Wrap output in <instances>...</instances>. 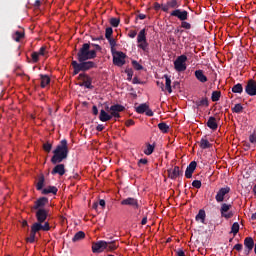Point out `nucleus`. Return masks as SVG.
Wrapping results in <instances>:
<instances>
[{
	"mask_svg": "<svg viewBox=\"0 0 256 256\" xmlns=\"http://www.w3.org/2000/svg\"><path fill=\"white\" fill-rule=\"evenodd\" d=\"M54 155L51 158V163L53 165H57V163H61L64 161V159H67L69 155V146L67 144V141L61 140L60 144L55 148L53 151Z\"/></svg>",
	"mask_w": 256,
	"mask_h": 256,
	"instance_id": "1",
	"label": "nucleus"
},
{
	"mask_svg": "<svg viewBox=\"0 0 256 256\" xmlns=\"http://www.w3.org/2000/svg\"><path fill=\"white\" fill-rule=\"evenodd\" d=\"M77 57L79 63L89 61V59H95V57H97V50H91V45L89 43H85L80 48Z\"/></svg>",
	"mask_w": 256,
	"mask_h": 256,
	"instance_id": "2",
	"label": "nucleus"
},
{
	"mask_svg": "<svg viewBox=\"0 0 256 256\" xmlns=\"http://www.w3.org/2000/svg\"><path fill=\"white\" fill-rule=\"evenodd\" d=\"M72 67L74 69V75H78L80 71H89L95 67V62L93 61H82L78 63L77 61H72Z\"/></svg>",
	"mask_w": 256,
	"mask_h": 256,
	"instance_id": "3",
	"label": "nucleus"
},
{
	"mask_svg": "<svg viewBox=\"0 0 256 256\" xmlns=\"http://www.w3.org/2000/svg\"><path fill=\"white\" fill-rule=\"evenodd\" d=\"M174 69L178 71V73H181L183 71L187 70V56L180 55L177 57V59L174 61Z\"/></svg>",
	"mask_w": 256,
	"mask_h": 256,
	"instance_id": "4",
	"label": "nucleus"
},
{
	"mask_svg": "<svg viewBox=\"0 0 256 256\" xmlns=\"http://www.w3.org/2000/svg\"><path fill=\"white\" fill-rule=\"evenodd\" d=\"M112 57H113V63L117 67H123V65H125V59L127 57V55H125V53H123L121 51H115L112 53Z\"/></svg>",
	"mask_w": 256,
	"mask_h": 256,
	"instance_id": "5",
	"label": "nucleus"
},
{
	"mask_svg": "<svg viewBox=\"0 0 256 256\" xmlns=\"http://www.w3.org/2000/svg\"><path fill=\"white\" fill-rule=\"evenodd\" d=\"M231 204L223 203L220 207L221 217L224 219H231L233 217V211H231Z\"/></svg>",
	"mask_w": 256,
	"mask_h": 256,
	"instance_id": "6",
	"label": "nucleus"
},
{
	"mask_svg": "<svg viewBox=\"0 0 256 256\" xmlns=\"http://www.w3.org/2000/svg\"><path fill=\"white\" fill-rule=\"evenodd\" d=\"M42 223L43 222H35L31 227V232L37 235L39 231H49V229H51L49 222H45L44 225H42Z\"/></svg>",
	"mask_w": 256,
	"mask_h": 256,
	"instance_id": "7",
	"label": "nucleus"
},
{
	"mask_svg": "<svg viewBox=\"0 0 256 256\" xmlns=\"http://www.w3.org/2000/svg\"><path fill=\"white\" fill-rule=\"evenodd\" d=\"M47 47L46 46H42L38 52H33L31 54V58L33 63H37L39 62V59H41V57H47Z\"/></svg>",
	"mask_w": 256,
	"mask_h": 256,
	"instance_id": "8",
	"label": "nucleus"
},
{
	"mask_svg": "<svg viewBox=\"0 0 256 256\" xmlns=\"http://www.w3.org/2000/svg\"><path fill=\"white\" fill-rule=\"evenodd\" d=\"M109 111L112 118L115 117V119H119V117H121L119 113H121V111H125V107L122 105L116 104V105H112Z\"/></svg>",
	"mask_w": 256,
	"mask_h": 256,
	"instance_id": "9",
	"label": "nucleus"
},
{
	"mask_svg": "<svg viewBox=\"0 0 256 256\" xmlns=\"http://www.w3.org/2000/svg\"><path fill=\"white\" fill-rule=\"evenodd\" d=\"M107 250V241H98L92 245L93 253H103V251Z\"/></svg>",
	"mask_w": 256,
	"mask_h": 256,
	"instance_id": "10",
	"label": "nucleus"
},
{
	"mask_svg": "<svg viewBox=\"0 0 256 256\" xmlns=\"http://www.w3.org/2000/svg\"><path fill=\"white\" fill-rule=\"evenodd\" d=\"M245 91L247 93V95H250V97H255L256 95V81L251 79L248 81L246 87H245Z\"/></svg>",
	"mask_w": 256,
	"mask_h": 256,
	"instance_id": "11",
	"label": "nucleus"
},
{
	"mask_svg": "<svg viewBox=\"0 0 256 256\" xmlns=\"http://www.w3.org/2000/svg\"><path fill=\"white\" fill-rule=\"evenodd\" d=\"M121 205L132 207V209H139V201L132 197H128V198L122 200Z\"/></svg>",
	"mask_w": 256,
	"mask_h": 256,
	"instance_id": "12",
	"label": "nucleus"
},
{
	"mask_svg": "<svg viewBox=\"0 0 256 256\" xmlns=\"http://www.w3.org/2000/svg\"><path fill=\"white\" fill-rule=\"evenodd\" d=\"M136 113H146L148 117H153V110L149 109V105H147V103L140 104L138 107H136Z\"/></svg>",
	"mask_w": 256,
	"mask_h": 256,
	"instance_id": "13",
	"label": "nucleus"
},
{
	"mask_svg": "<svg viewBox=\"0 0 256 256\" xmlns=\"http://www.w3.org/2000/svg\"><path fill=\"white\" fill-rule=\"evenodd\" d=\"M244 254L249 255L251 251H253V247H255V241L251 237H246L244 240Z\"/></svg>",
	"mask_w": 256,
	"mask_h": 256,
	"instance_id": "14",
	"label": "nucleus"
},
{
	"mask_svg": "<svg viewBox=\"0 0 256 256\" xmlns=\"http://www.w3.org/2000/svg\"><path fill=\"white\" fill-rule=\"evenodd\" d=\"M172 17H177L180 21H187V17H189V13L185 10L181 11V9H176L171 12Z\"/></svg>",
	"mask_w": 256,
	"mask_h": 256,
	"instance_id": "15",
	"label": "nucleus"
},
{
	"mask_svg": "<svg viewBox=\"0 0 256 256\" xmlns=\"http://www.w3.org/2000/svg\"><path fill=\"white\" fill-rule=\"evenodd\" d=\"M229 191H231V188H229V187L221 188L217 192L216 197H215L217 203H223V201H225V195H227V193H229Z\"/></svg>",
	"mask_w": 256,
	"mask_h": 256,
	"instance_id": "16",
	"label": "nucleus"
},
{
	"mask_svg": "<svg viewBox=\"0 0 256 256\" xmlns=\"http://www.w3.org/2000/svg\"><path fill=\"white\" fill-rule=\"evenodd\" d=\"M195 169H197V162L192 161L186 168L185 171V177L187 179H191L193 177V173L195 172Z\"/></svg>",
	"mask_w": 256,
	"mask_h": 256,
	"instance_id": "17",
	"label": "nucleus"
},
{
	"mask_svg": "<svg viewBox=\"0 0 256 256\" xmlns=\"http://www.w3.org/2000/svg\"><path fill=\"white\" fill-rule=\"evenodd\" d=\"M46 203H49V199H47L46 197H41L35 201V204L32 207V209H35L36 211H39V209H45L43 207Z\"/></svg>",
	"mask_w": 256,
	"mask_h": 256,
	"instance_id": "18",
	"label": "nucleus"
},
{
	"mask_svg": "<svg viewBox=\"0 0 256 256\" xmlns=\"http://www.w3.org/2000/svg\"><path fill=\"white\" fill-rule=\"evenodd\" d=\"M47 215L48 212L45 209H39L36 211V219L39 223H45Z\"/></svg>",
	"mask_w": 256,
	"mask_h": 256,
	"instance_id": "19",
	"label": "nucleus"
},
{
	"mask_svg": "<svg viewBox=\"0 0 256 256\" xmlns=\"http://www.w3.org/2000/svg\"><path fill=\"white\" fill-rule=\"evenodd\" d=\"M52 175H62L65 173V165L64 164H58L56 165L52 170Z\"/></svg>",
	"mask_w": 256,
	"mask_h": 256,
	"instance_id": "20",
	"label": "nucleus"
},
{
	"mask_svg": "<svg viewBox=\"0 0 256 256\" xmlns=\"http://www.w3.org/2000/svg\"><path fill=\"white\" fill-rule=\"evenodd\" d=\"M194 75L200 83H207L208 79L205 73H203V70H196Z\"/></svg>",
	"mask_w": 256,
	"mask_h": 256,
	"instance_id": "21",
	"label": "nucleus"
},
{
	"mask_svg": "<svg viewBox=\"0 0 256 256\" xmlns=\"http://www.w3.org/2000/svg\"><path fill=\"white\" fill-rule=\"evenodd\" d=\"M180 175V170L178 166H175L174 168L168 170V176L170 179H177V177Z\"/></svg>",
	"mask_w": 256,
	"mask_h": 256,
	"instance_id": "22",
	"label": "nucleus"
},
{
	"mask_svg": "<svg viewBox=\"0 0 256 256\" xmlns=\"http://www.w3.org/2000/svg\"><path fill=\"white\" fill-rule=\"evenodd\" d=\"M99 119L103 123H106V121H111L112 116H111V114L105 112V110H101L100 111V115H99Z\"/></svg>",
	"mask_w": 256,
	"mask_h": 256,
	"instance_id": "23",
	"label": "nucleus"
},
{
	"mask_svg": "<svg viewBox=\"0 0 256 256\" xmlns=\"http://www.w3.org/2000/svg\"><path fill=\"white\" fill-rule=\"evenodd\" d=\"M57 191H58V189L55 186H48V187L42 189L43 195H49V193H52L53 195H57Z\"/></svg>",
	"mask_w": 256,
	"mask_h": 256,
	"instance_id": "24",
	"label": "nucleus"
},
{
	"mask_svg": "<svg viewBox=\"0 0 256 256\" xmlns=\"http://www.w3.org/2000/svg\"><path fill=\"white\" fill-rule=\"evenodd\" d=\"M164 79H165V89H166V91H168V93H173V90L171 89V76L165 74Z\"/></svg>",
	"mask_w": 256,
	"mask_h": 256,
	"instance_id": "25",
	"label": "nucleus"
},
{
	"mask_svg": "<svg viewBox=\"0 0 256 256\" xmlns=\"http://www.w3.org/2000/svg\"><path fill=\"white\" fill-rule=\"evenodd\" d=\"M207 126L209 127V129H212L213 131L217 129L218 126H217V120L215 119V117H210L208 119Z\"/></svg>",
	"mask_w": 256,
	"mask_h": 256,
	"instance_id": "26",
	"label": "nucleus"
},
{
	"mask_svg": "<svg viewBox=\"0 0 256 256\" xmlns=\"http://www.w3.org/2000/svg\"><path fill=\"white\" fill-rule=\"evenodd\" d=\"M155 151V144H146V147L144 148V154L145 155H152Z\"/></svg>",
	"mask_w": 256,
	"mask_h": 256,
	"instance_id": "27",
	"label": "nucleus"
},
{
	"mask_svg": "<svg viewBox=\"0 0 256 256\" xmlns=\"http://www.w3.org/2000/svg\"><path fill=\"white\" fill-rule=\"evenodd\" d=\"M143 41H147V33L145 32V29H142L137 36V43H141Z\"/></svg>",
	"mask_w": 256,
	"mask_h": 256,
	"instance_id": "28",
	"label": "nucleus"
},
{
	"mask_svg": "<svg viewBox=\"0 0 256 256\" xmlns=\"http://www.w3.org/2000/svg\"><path fill=\"white\" fill-rule=\"evenodd\" d=\"M40 79H41V87H47V85L51 83V78H49V76L47 75H41Z\"/></svg>",
	"mask_w": 256,
	"mask_h": 256,
	"instance_id": "29",
	"label": "nucleus"
},
{
	"mask_svg": "<svg viewBox=\"0 0 256 256\" xmlns=\"http://www.w3.org/2000/svg\"><path fill=\"white\" fill-rule=\"evenodd\" d=\"M81 239H85V232L83 231L77 232L72 238V241L76 243V241H81Z\"/></svg>",
	"mask_w": 256,
	"mask_h": 256,
	"instance_id": "30",
	"label": "nucleus"
},
{
	"mask_svg": "<svg viewBox=\"0 0 256 256\" xmlns=\"http://www.w3.org/2000/svg\"><path fill=\"white\" fill-rule=\"evenodd\" d=\"M139 49H142L145 53L149 51V43H147V40L138 42Z\"/></svg>",
	"mask_w": 256,
	"mask_h": 256,
	"instance_id": "31",
	"label": "nucleus"
},
{
	"mask_svg": "<svg viewBox=\"0 0 256 256\" xmlns=\"http://www.w3.org/2000/svg\"><path fill=\"white\" fill-rule=\"evenodd\" d=\"M197 107H209V100L207 98H202L196 101Z\"/></svg>",
	"mask_w": 256,
	"mask_h": 256,
	"instance_id": "32",
	"label": "nucleus"
},
{
	"mask_svg": "<svg viewBox=\"0 0 256 256\" xmlns=\"http://www.w3.org/2000/svg\"><path fill=\"white\" fill-rule=\"evenodd\" d=\"M205 210H200L196 215V221H201V223H205Z\"/></svg>",
	"mask_w": 256,
	"mask_h": 256,
	"instance_id": "33",
	"label": "nucleus"
},
{
	"mask_svg": "<svg viewBox=\"0 0 256 256\" xmlns=\"http://www.w3.org/2000/svg\"><path fill=\"white\" fill-rule=\"evenodd\" d=\"M119 246L115 243V241L107 242L106 251H115Z\"/></svg>",
	"mask_w": 256,
	"mask_h": 256,
	"instance_id": "34",
	"label": "nucleus"
},
{
	"mask_svg": "<svg viewBox=\"0 0 256 256\" xmlns=\"http://www.w3.org/2000/svg\"><path fill=\"white\" fill-rule=\"evenodd\" d=\"M158 129H159L162 133H168V131H169V125H167L165 122L159 123V124H158Z\"/></svg>",
	"mask_w": 256,
	"mask_h": 256,
	"instance_id": "35",
	"label": "nucleus"
},
{
	"mask_svg": "<svg viewBox=\"0 0 256 256\" xmlns=\"http://www.w3.org/2000/svg\"><path fill=\"white\" fill-rule=\"evenodd\" d=\"M200 147L201 149H209V147H211V143H209L207 139L202 138L200 141Z\"/></svg>",
	"mask_w": 256,
	"mask_h": 256,
	"instance_id": "36",
	"label": "nucleus"
},
{
	"mask_svg": "<svg viewBox=\"0 0 256 256\" xmlns=\"http://www.w3.org/2000/svg\"><path fill=\"white\" fill-rule=\"evenodd\" d=\"M12 37H13L14 41H21V39H23V37H25V33L16 31V32L13 34Z\"/></svg>",
	"mask_w": 256,
	"mask_h": 256,
	"instance_id": "37",
	"label": "nucleus"
},
{
	"mask_svg": "<svg viewBox=\"0 0 256 256\" xmlns=\"http://www.w3.org/2000/svg\"><path fill=\"white\" fill-rule=\"evenodd\" d=\"M232 93H243V85L236 84L232 87Z\"/></svg>",
	"mask_w": 256,
	"mask_h": 256,
	"instance_id": "38",
	"label": "nucleus"
},
{
	"mask_svg": "<svg viewBox=\"0 0 256 256\" xmlns=\"http://www.w3.org/2000/svg\"><path fill=\"white\" fill-rule=\"evenodd\" d=\"M211 99L213 102L219 101V99H221V92H219V91L212 92Z\"/></svg>",
	"mask_w": 256,
	"mask_h": 256,
	"instance_id": "39",
	"label": "nucleus"
},
{
	"mask_svg": "<svg viewBox=\"0 0 256 256\" xmlns=\"http://www.w3.org/2000/svg\"><path fill=\"white\" fill-rule=\"evenodd\" d=\"M43 185H45V178L43 176H41L38 180V183H37V190L38 191H41V189H43Z\"/></svg>",
	"mask_w": 256,
	"mask_h": 256,
	"instance_id": "40",
	"label": "nucleus"
},
{
	"mask_svg": "<svg viewBox=\"0 0 256 256\" xmlns=\"http://www.w3.org/2000/svg\"><path fill=\"white\" fill-rule=\"evenodd\" d=\"M233 113H241L243 112V105L241 104H236L233 108H232Z\"/></svg>",
	"mask_w": 256,
	"mask_h": 256,
	"instance_id": "41",
	"label": "nucleus"
},
{
	"mask_svg": "<svg viewBox=\"0 0 256 256\" xmlns=\"http://www.w3.org/2000/svg\"><path fill=\"white\" fill-rule=\"evenodd\" d=\"M231 233L237 235L239 233V223L235 222L231 227Z\"/></svg>",
	"mask_w": 256,
	"mask_h": 256,
	"instance_id": "42",
	"label": "nucleus"
},
{
	"mask_svg": "<svg viewBox=\"0 0 256 256\" xmlns=\"http://www.w3.org/2000/svg\"><path fill=\"white\" fill-rule=\"evenodd\" d=\"M120 20L118 18H111L110 25L112 27H119Z\"/></svg>",
	"mask_w": 256,
	"mask_h": 256,
	"instance_id": "43",
	"label": "nucleus"
},
{
	"mask_svg": "<svg viewBox=\"0 0 256 256\" xmlns=\"http://www.w3.org/2000/svg\"><path fill=\"white\" fill-rule=\"evenodd\" d=\"M132 65H133L134 69H136V71H141V69H143V66L135 60L132 61Z\"/></svg>",
	"mask_w": 256,
	"mask_h": 256,
	"instance_id": "44",
	"label": "nucleus"
},
{
	"mask_svg": "<svg viewBox=\"0 0 256 256\" xmlns=\"http://www.w3.org/2000/svg\"><path fill=\"white\" fill-rule=\"evenodd\" d=\"M168 3V7H170V9H175V7H179V4H177V0H171Z\"/></svg>",
	"mask_w": 256,
	"mask_h": 256,
	"instance_id": "45",
	"label": "nucleus"
},
{
	"mask_svg": "<svg viewBox=\"0 0 256 256\" xmlns=\"http://www.w3.org/2000/svg\"><path fill=\"white\" fill-rule=\"evenodd\" d=\"M111 35H113V28H106V32H105L106 39H111Z\"/></svg>",
	"mask_w": 256,
	"mask_h": 256,
	"instance_id": "46",
	"label": "nucleus"
},
{
	"mask_svg": "<svg viewBox=\"0 0 256 256\" xmlns=\"http://www.w3.org/2000/svg\"><path fill=\"white\" fill-rule=\"evenodd\" d=\"M192 187H195L196 189H201V181L199 180H194L192 182Z\"/></svg>",
	"mask_w": 256,
	"mask_h": 256,
	"instance_id": "47",
	"label": "nucleus"
},
{
	"mask_svg": "<svg viewBox=\"0 0 256 256\" xmlns=\"http://www.w3.org/2000/svg\"><path fill=\"white\" fill-rule=\"evenodd\" d=\"M181 27L183 29H191V24L189 22H185V20H182Z\"/></svg>",
	"mask_w": 256,
	"mask_h": 256,
	"instance_id": "48",
	"label": "nucleus"
},
{
	"mask_svg": "<svg viewBox=\"0 0 256 256\" xmlns=\"http://www.w3.org/2000/svg\"><path fill=\"white\" fill-rule=\"evenodd\" d=\"M35 233L31 232L30 237L27 238L28 243H35Z\"/></svg>",
	"mask_w": 256,
	"mask_h": 256,
	"instance_id": "49",
	"label": "nucleus"
},
{
	"mask_svg": "<svg viewBox=\"0 0 256 256\" xmlns=\"http://www.w3.org/2000/svg\"><path fill=\"white\" fill-rule=\"evenodd\" d=\"M52 147L53 146L50 143H46L43 145V149H44V151H47V153H49V151H51Z\"/></svg>",
	"mask_w": 256,
	"mask_h": 256,
	"instance_id": "50",
	"label": "nucleus"
},
{
	"mask_svg": "<svg viewBox=\"0 0 256 256\" xmlns=\"http://www.w3.org/2000/svg\"><path fill=\"white\" fill-rule=\"evenodd\" d=\"M128 37H130V39H135V37H137V31L132 30L129 32Z\"/></svg>",
	"mask_w": 256,
	"mask_h": 256,
	"instance_id": "51",
	"label": "nucleus"
},
{
	"mask_svg": "<svg viewBox=\"0 0 256 256\" xmlns=\"http://www.w3.org/2000/svg\"><path fill=\"white\" fill-rule=\"evenodd\" d=\"M249 141H250V143L255 144L256 143V135L255 134L250 135L249 136Z\"/></svg>",
	"mask_w": 256,
	"mask_h": 256,
	"instance_id": "52",
	"label": "nucleus"
},
{
	"mask_svg": "<svg viewBox=\"0 0 256 256\" xmlns=\"http://www.w3.org/2000/svg\"><path fill=\"white\" fill-rule=\"evenodd\" d=\"M161 9H162V11H164L165 13H167V11H169V9H170L169 4H164V5H162Z\"/></svg>",
	"mask_w": 256,
	"mask_h": 256,
	"instance_id": "53",
	"label": "nucleus"
},
{
	"mask_svg": "<svg viewBox=\"0 0 256 256\" xmlns=\"http://www.w3.org/2000/svg\"><path fill=\"white\" fill-rule=\"evenodd\" d=\"M234 249H235L236 251H242V250H243V244H236V245L234 246Z\"/></svg>",
	"mask_w": 256,
	"mask_h": 256,
	"instance_id": "54",
	"label": "nucleus"
},
{
	"mask_svg": "<svg viewBox=\"0 0 256 256\" xmlns=\"http://www.w3.org/2000/svg\"><path fill=\"white\" fill-rule=\"evenodd\" d=\"M131 125H135V121H133V120H127L126 121V127H131Z\"/></svg>",
	"mask_w": 256,
	"mask_h": 256,
	"instance_id": "55",
	"label": "nucleus"
},
{
	"mask_svg": "<svg viewBox=\"0 0 256 256\" xmlns=\"http://www.w3.org/2000/svg\"><path fill=\"white\" fill-rule=\"evenodd\" d=\"M138 164H139V165H147V159H145V158L140 159V160L138 161Z\"/></svg>",
	"mask_w": 256,
	"mask_h": 256,
	"instance_id": "56",
	"label": "nucleus"
},
{
	"mask_svg": "<svg viewBox=\"0 0 256 256\" xmlns=\"http://www.w3.org/2000/svg\"><path fill=\"white\" fill-rule=\"evenodd\" d=\"M105 129V126H103V124H99L97 127H96V131H103Z\"/></svg>",
	"mask_w": 256,
	"mask_h": 256,
	"instance_id": "57",
	"label": "nucleus"
},
{
	"mask_svg": "<svg viewBox=\"0 0 256 256\" xmlns=\"http://www.w3.org/2000/svg\"><path fill=\"white\" fill-rule=\"evenodd\" d=\"M92 112H93L94 115H98L99 110L97 109V106L92 107Z\"/></svg>",
	"mask_w": 256,
	"mask_h": 256,
	"instance_id": "58",
	"label": "nucleus"
},
{
	"mask_svg": "<svg viewBox=\"0 0 256 256\" xmlns=\"http://www.w3.org/2000/svg\"><path fill=\"white\" fill-rule=\"evenodd\" d=\"M161 4H159V3H155L154 4V9L156 10V11H159V9H161Z\"/></svg>",
	"mask_w": 256,
	"mask_h": 256,
	"instance_id": "59",
	"label": "nucleus"
},
{
	"mask_svg": "<svg viewBox=\"0 0 256 256\" xmlns=\"http://www.w3.org/2000/svg\"><path fill=\"white\" fill-rule=\"evenodd\" d=\"M177 256H185V252L183 250H179L177 252Z\"/></svg>",
	"mask_w": 256,
	"mask_h": 256,
	"instance_id": "60",
	"label": "nucleus"
},
{
	"mask_svg": "<svg viewBox=\"0 0 256 256\" xmlns=\"http://www.w3.org/2000/svg\"><path fill=\"white\" fill-rule=\"evenodd\" d=\"M110 41L111 47H115V39H108Z\"/></svg>",
	"mask_w": 256,
	"mask_h": 256,
	"instance_id": "61",
	"label": "nucleus"
},
{
	"mask_svg": "<svg viewBox=\"0 0 256 256\" xmlns=\"http://www.w3.org/2000/svg\"><path fill=\"white\" fill-rule=\"evenodd\" d=\"M141 225H147V217H144L141 221Z\"/></svg>",
	"mask_w": 256,
	"mask_h": 256,
	"instance_id": "62",
	"label": "nucleus"
},
{
	"mask_svg": "<svg viewBox=\"0 0 256 256\" xmlns=\"http://www.w3.org/2000/svg\"><path fill=\"white\" fill-rule=\"evenodd\" d=\"M99 206L100 207H105V200H100L99 201Z\"/></svg>",
	"mask_w": 256,
	"mask_h": 256,
	"instance_id": "63",
	"label": "nucleus"
},
{
	"mask_svg": "<svg viewBox=\"0 0 256 256\" xmlns=\"http://www.w3.org/2000/svg\"><path fill=\"white\" fill-rule=\"evenodd\" d=\"M139 19L143 20V19H146V15L145 14H139L138 15Z\"/></svg>",
	"mask_w": 256,
	"mask_h": 256,
	"instance_id": "64",
	"label": "nucleus"
}]
</instances>
